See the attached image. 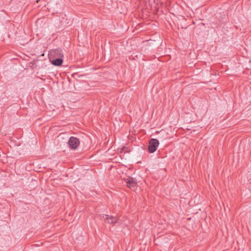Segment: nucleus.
Segmentation results:
<instances>
[{
	"label": "nucleus",
	"mask_w": 251,
	"mask_h": 251,
	"mask_svg": "<svg viewBox=\"0 0 251 251\" xmlns=\"http://www.w3.org/2000/svg\"><path fill=\"white\" fill-rule=\"evenodd\" d=\"M51 64L55 66H61L63 62V58H49Z\"/></svg>",
	"instance_id": "423d86ee"
},
{
	"label": "nucleus",
	"mask_w": 251,
	"mask_h": 251,
	"mask_svg": "<svg viewBox=\"0 0 251 251\" xmlns=\"http://www.w3.org/2000/svg\"><path fill=\"white\" fill-rule=\"evenodd\" d=\"M159 144V142L157 139L154 138L150 139L148 147V151L151 153L154 152L156 151Z\"/></svg>",
	"instance_id": "f03ea898"
},
{
	"label": "nucleus",
	"mask_w": 251,
	"mask_h": 251,
	"mask_svg": "<svg viewBox=\"0 0 251 251\" xmlns=\"http://www.w3.org/2000/svg\"><path fill=\"white\" fill-rule=\"evenodd\" d=\"M63 51L60 48L54 50H51L49 51V58H63Z\"/></svg>",
	"instance_id": "7ed1b4c3"
},
{
	"label": "nucleus",
	"mask_w": 251,
	"mask_h": 251,
	"mask_svg": "<svg viewBox=\"0 0 251 251\" xmlns=\"http://www.w3.org/2000/svg\"><path fill=\"white\" fill-rule=\"evenodd\" d=\"M39 1H40V0H37L36 1V2L37 3H38V2H39Z\"/></svg>",
	"instance_id": "0eeeda50"
},
{
	"label": "nucleus",
	"mask_w": 251,
	"mask_h": 251,
	"mask_svg": "<svg viewBox=\"0 0 251 251\" xmlns=\"http://www.w3.org/2000/svg\"><path fill=\"white\" fill-rule=\"evenodd\" d=\"M126 186L129 188H134L137 186V182L133 177H129L126 181Z\"/></svg>",
	"instance_id": "39448f33"
},
{
	"label": "nucleus",
	"mask_w": 251,
	"mask_h": 251,
	"mask_svg": "<svg viewBox=\"0 0 251 251\" xmlns=\"http://www.w3.org/2000/svg\"><path fill=\"white\" fill-rule=\"evenodd\" d=\"M100 219H103L105 223L110 224L114 225L118 222L119 218L117 217L113 216H109L106 214H100Z\"/></svg>",
	"instance_id": "f257e3e1"
},
{
	"label": "nucleus",
	"mask_w": 251,
	"mask_h": 251,
	"mask_svg": "<svg viewBox=\"0 0 251 251\" xmlns=\"http://www.w3.org/2000/svg\"><path fill=\"white\" fill-rule=\"evenodd\" d=\"M68 145L72 150H75L79 145V140L76 137L72 136L68 141Z\"/></svg>",
	"instance_id": "20e7f679"
}]
</instances>
